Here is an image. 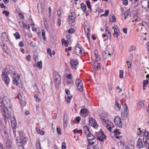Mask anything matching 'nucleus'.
<instances>
[{"label": "nucleus", "mask_w": 149, "mask_h": 149, "mask_svg": "<svg viewBox=\"0 0 149 149\" xmlns=\"http://www.w3.org/2000/svg\"><path fill=\"white\" fill-rule=\"evenodd\" d=\"M47 53L49 54L51 56H52L51 51L50 48H48L47 49Z\"/></svg>", "instance_id": "nucleus-42"}, {"label": "nucleus", "mask_w": 149, "mask_h": 149, "mask_svg": "<svg viewBox=\"0 0 149 149\" xmlns=\"http://www.w3.org/2000/svg\"><path fill=\"white\" fill-rule=\"evenodd\" d=\"M87 137L88 142L95 139V136L91 133V132H88V135L87 136Z\"/></svg>", "instance_id": "nucleus-14"}, {"label": "nucleus", "mask_w": 149, "mask_h": 149, "mask_svg": "<svg viewBox=\"0 0 149 149\" xmlns=\"http://www.w3.org/2000/svg\"><path fill=\"white\" fill-rule=\"evenodd\" d=\"M94 54L95 57V61H96L100 60V56L98 54L97 51V50H95L94 51Z\"/></svg>", "instance_id": "nucleus-21"}, {"label": "nucleus", "mask_w": 149, "mask_h": 149, "mask_svg": "<svg viewBox=\"0 0 149 149\" xmlns=\"http://www.w3.org/2000/svg\"><path fill=\"white\" fill-rule=\"evenodd\" d=\"M13 78V83L16 85H17L18 84L19 82L17 80V79H16V78L15 77H14Z\"/></svg>", "instance_id": "nucleus-31"}, {"label": "nucleus", "mask_w": 149, "mask_h": 149, "mask_svg": "<svg viewBox=\"0 0 149 149\" xmlns=\"http://www.w3.org/2000/svg\"><path fill=\"white\" fill-rule=\"evenodd\" d=\"M3 14H5V15L6 16H7L9 14V12L8 11H7L5 10H4L3 12Z\"/></svg>", "instance_id": "nucleus-44"}, {"label": "nucleus", "mask_w": 149, "mask_h": 149, "mask_svg": "<svg viewBox=\"0 0 149 149\" xmlns=\"http://www.w3.org/2000/svg\"><path fill=\"white\" fill-rule=\"evenodd\" d=\"M63 40L64 41L65 45L66 47H68V42L67 40H65L64 39L62 40V43H63Z\"/></svg>", "instance_id": "nucleus-43"}, {"label": "nucleus", "mask_w": 149, "mask_h": 149, "mask_svg": "<svg viewBox=\"0 0 149 149\" xmlns=\"http://www.w3.org/2000/svg\"><path fill=\"white\" fill-rule=\"evenodd\" d=\"M28 140L27 138L24 134H20L19 138L17 139L18 146H22L26 143Z\"/></svg>", "instance_id": "nucleus-3"}, {"label": "nucleus", "mask_w": 149, "mask_h": 149, "mask_svg": "<svg viewBox=\"0 0 149 149\" xmlns=\"http://www.w3.org/2000/svg\"><path fill=\"white\" fill-rule=\"evenodd\" d=\"M69 21L72 23L74 22L75 19V16L74 12H71L69 16Z\"/></svg>", "instance_id": "nucleus-10"}, {"label": "nucleus", "mask_w": 149, "mask_h": 149, "mask_svg": "<svg viewBox=\"0 0 149 149\" xmlns=\"http://www.w3.org/2000/svg\"><path fill=\"white\" fill-rule=\"evenodd\" d=\"M11 120L12 127L16 126L17 123L15 117L14 116H13Z\"/></svg>", "instance_id": "nucleus-16"}, {"label": "nucleus", "mask_w": 149, "mask_h": 149, "mask_svg": "<svg viewBox=\"0 0 149 149\" xmlns=\"http://www.w3.org/2000/svg\"><path fill=\"white\" fill-rule=\"evenodd\" d=\"M130 9H128L124 13L126 15V16L128 17L129 15L131 16L130 14Z\"/></svg>", "instance_id": "nucleus-40"}, {"label": "nucleus", "mask_w": 149, "mask_h": 149, "mask_svg": "<svg viewBox=\"0 0 149 149\" xmlns=\"http://www.w3.org/2000/svg\"><path fill=\"white\" fill-rule=\"evenodd\" d=\"M76 120L77 121L79 122L81 120V118L79 116L77 117L76 118Z\"/></svg>", "instance_id": "nucleus-60"}, {"label": "nucleus", "mask_w": 149, "mask_h": 149, "mask_svg": "<svg viewBox=\"0 0 149 149\" xmlns=\"http://www.w3.org/2000/svg\"><path fill=\"white\" fill-rule=\"evenodd\" d=\"M123 73L124 72L123 70H120L119 77L120 78H123Z\"/></svg>", "instance_id": "nucleus-33"}, {"label": "nucleus", "mask_w": 149, "mask_h": 149, "mask_svg": "<svg viewBox=\"0 0 149 149\" xmlns=\"http://www.w3.org/2000/svg\"><path fill=\"white\" fill-rule=\"evenodd\" d=\"M72 77V76L71 74H68L67 75L66 77L68 79H71Z\"/></svg>", "instance_id": "nucleus-53"}, {"label": "nucleus", "mask_w": 149, "mask_h": 149, "mask_svg": "<svg viewBox=\"0 0 149 149\" xmlns=\"http://www.w3.org/2000/svg\"><path fill=\"white\" fill-rule=\"evenodd\" d=\"M114 121L116 125L120 127H121L122 124L121 122V119L118 116H116L114 119Z\"/></svg>", "instance_id": "nucleus-8"}, {"label": "nucleus", "mask_w": 149, "mask_h": 149, "mask_svg": "<svg viewBox=\"0 0 149 149\" xmlns=\"http://www.w3.org/2000/svg\"><path fill=\"white\" fill-rule=\"evenodd\" d=\"M138 105L141 107L143 108L146 106L147 104L145 101L142 100L139 102Z\"/></svg>", "instance_id": "nucleus-18"}, {"label": "nucleus", "mask_w": 149, "mask_h": 149, "mask_svg": "<svg viewBox=\"0 0 149 149\" xmlns=\"http://www.w3.org/2000/svg\"><path fill=\"white\" fill-rule=\"evenodd\" d=\"M114 27H113L114 29V33H113L114 36L116 38H118V36L119 35V34L118 33V32L119 31V30L118 27L114 28Z\"/></svg>", "instance_id": "nucleus-15"}, {"label": "nucleus", "mask_w": 149, "mask_h": 149, "mask_svg": "<svg viewBox=\"0 0 149 149\" xmlns=\"http://www.w3.org/2000/svg\"><path fill=\"white\" fill-rule=\"evenodd\" d=\"M77 89L79 91L82 92L83 91V88L82 85H79L78 86H77Z\"/></svg>", "instance_id": "nucleus-28"}, {"label": "nucleus", "mask_w": 149, "mask_h": 149, "mask_svg": "<svg viewBox=\"0 0 149 149\" xmlns=\"http://www.w3.org/2000/svg\"><path fill=\"white\" fill-rule=\"evenodd\" d=\"M13 35L16 39H19L20 38V36L18 32H16L15 33H14Z\"/></svg>", "instance_id": "nucleus-29"}, {"label": "nucleus", "mask_w": 149, "mask_h": 149, "mask_svg": "<svg viewBox=\"0 0 149 149\" xmlns=\"http://www.w3.org/2000/svg\"><path fill=\"white\" fill-rule=\"evenodd\" d=\"M74 53L77 55L83 54L84 53V50L83 49L82 47L78 43L75 47Z\"/></svg>", "instance_id": "nucleus-4"}, {"label": "nucleus", "mask_w": 149, "mask_h": 149, "mask_svg": "<svg viewBox=\"0 0 149 149\" xmlns=\"http://www.w3.org/2000/svg\"><path fill=\"white\" fill-rule=\"evenodd\" d=\"M72 98V97L71 96H68L67 97V102L68 103H70V100L71 99V98Z\"/></svg>", "instance_id": "nucleus-51"}, {"label": "nucleus", "mask_w": 149, "mask_h": 149, "mask_svg": "<svg viewBox=\"0 0 149 149\" xmlns=\"http://www.w3.org/2000/svg\"><path fill=\"white\" fill-rule=\"evenodd\" d=\"M31 56L29 54L27 56L26 58V60H27L29 61H31Z\"/></svg>", "instance_id": "nucleus-56"}, {"label": "nucleus", "mask_w": 149, "mask_h": 149, "mask_svg": "<svg viewBox=\"0 0 149 149\" xmlns=\"http://www.w3.org/2000/svg\"><path fill=\"white\" fill-rule=\"evenodd\" d=\"M123 32L125 34H126L127 33V28H123Z\"/></svg>", "instance_id": "nucleus-58"}, {"label": "nucleus", "mask_w": 149, "mask_h": 149, "mask_svg": "<svg viewBox=\"0 0 149 149\" xmlns=\"http://www.w3.org/2000/svg\"><path fill=\"white\" fill-rule=\"evenodd\" d=\"M42 63L41 61L38 62L37 63H36L34 66H35L38 67L39 69H41L42 67Z\"/></svg>", "instance_id": "nucleus-20"}, {"label": "nucleus", "mask_w": 149, "mask_h": 149, "mask_svg": "<svg viewBox=\"0 0 149 149\" xmlns=\"http://www.w3.org/2000/svg\"><path fill=\"white\" fill-rule=\"evenodd\" d=\"M81 8L83 11L85 12L86 11V6L83 3L81 4Z\"/></svg>", "instance_id": "nucleus-27"}, {"label": "nucleus", "mask_w": 149, "mask_h": 149, "mask_svg": "<svg viewBox=\"0 0 149 149\" xmlns=\"http://www.w3.org/2000/svg\"><path fill=\"white\" fill-rule=\"evenodd\" d=\"M65 93L68 95H69L70 93L68 89H66L65 90Z\"/></svg>", "instance_id": "nucleus-59"}, {"label": "nucleus", "mask_w": 149, "mask_h": 149, "mask_svg": "<svg viewBox=\"0 0 149 149\" xmlns=\"http://www.w3.org/2000/svg\"><path fill=\"white\" fill-rule=\"evenodd\" d=\"M88 112V110L86 109H81L80 111V113L83 114L86 113Z\"/></svg>", "instance_id": "nucleus-32"}, {"label": "nucleus", "mask_w": 149, "mask_h": 149, "mask_svg": "<svg viewBox=\"0 0 149 149\" xmlns=\"http://www.w3.org/2000/svg\"><path fill=\"white\" fill-rule=\"evenodd\" d=\"M89 123L91 124V125L93 126L94 127L98 126V125L96 122L95 120L92 118H90L89 119Z\"/></svg>", "instance_id": "nucleus-13"}, {"label": "nucleus", "mask_w": 149, "mask_h": 149, "mask_svg": "<svg viewBox=\"0 0 149 149\" xmlns=\"http://www.w3.org/2000/svg\"><path fill=\"white\" fill-rule=\"evenodd\" d=\"M56 130H57V131L58 133L59 134H60V135L61 134V131L60 130V127L59 126H57Z\"/></svg>", "instance_id": "nucleus-37"}, {"label": "nucleus", "mask_w": 149, "mask_h": 149, "mask_svg": "<svg viewBox=\"0 0 149 149\" xmlns=\"http://www.w3.org/2000/svg\"><path fill=\"white\" fill-rule=\"evenodd\" d=\"M76 86L79 85H82L83 84L81 80L79 79H77L75 81Z\"/></svg>", "instance_id": "nucleus-23"}, {"label": "nucleus", "mask_w": 149, "mask_h": 149, "mask_svg": "<svg viewBox=\"0 0 149 149\" xmlns=\"http://www.w3.org/2000/svg\"><path fill=\"white\" fill-rule=\"evenodd\" d=\"M101 65L100 63H98L97 64V65L96 66V70H99L100 69V67Z\"/></svg>", "instance_id": "nucleus-45"}, {"label": "nucleus", "mask_w": 149, "mask_h": 149, "mask_svg": "<svg viewBox=\"0 0 149 149\" xmlns=\"http://www.w3.org/2000/svg\"><path fill=\"white\" fill-rule=\"evenodd\" d=\"M123 4L125 6H126L128 4L127 0H123Z\"/></svg>", "instance_id": "nucleus-48"}, {"label": "nucleus", "mask_w": 149, "mask_h": 149, "mask_svg": "<svg viewBox=\"0 0 149 149\" xmlns=\"http://www.w3.org/2000/svg\"><path fill=\"white\" fill-rule=\"evenodd\" d=\"M84 132H85V133H86V131H88L89 132H90L89 131V129L88 127H87V126H85L84 127Z\"/></svg>", "instance_id": "nucleus-39"}, {"label": "nucleus", "mask_w": 149, "mask_h": 149, "mask_svg": "<svg viewBox=\"0 0 149 149\" xmlns=\"http://www.w3.org/2000/svg\"><path fill=\"white\" fill-rule=\"evenodd\" d=\"M0 128L1 129V132L3 137L4 139H7L8 137V133L5 130L1 129V126H0Z\"/></svg>", "instance_id": "nucleus-12"}, {"label": "nucleus", "mask_w": 149, "mask_h": 149, "mask_svg": "<svg viewBox=\"0 0 149 149\" xmlns=\"http://www.w3.org/2000/svg\"><path fill=\"white\" fill-rule=\"evenodd\" d=\"M1 36L4 40L6 42H8L9 40L7 34L6 33L3 32L1 33Z\"/></svg>", "instance_id": "nucleus-19"}, {"label": "nucleus", "mask_w": 149, "mask_h": 149, "mask_svg": "<svg viewBox=\"0 0 149 149\" xmlns=\"http://www.w3.org/2000/svg\"><path fill=\"white\" fill-rule=\"evenodd\" d=\"M85 32L86 34H87L88 35H89L90 34V27H88L87 26H85L84 28Z\"/></svg>", "instance_id": "nucleus-24"}, {"label": "nucleus", "mask_w": 149, "mask_h": 149, "mask_svg": "<svg viewBox=\"0 0 149 149\" xmlns=\"http://www.w3.org/2000/svg\"><path fill=\"white\" fill-rule=\"evenodd\" d=\"M145 82L147 84H148L149 81L147 80H143V90H145L146 89V88L145 87V86L146 85Z\"/></svg>", "instance_id": "nucleus-30"}, {"label": "nucleus", "mask_w": 149, "mask_h": 149, "mask_svg": "<svg viewBox=\"0 0 149 149\" xmlns=\"http://www.w3.org/2000/svg\"><path fill=\"white\" fill-rule=\"evenodd\" d=\"M0 6H1V7L2 8H6V6H4V4L3 3H2V4L0 3Z\"/></svg>", "instance_id": "nucleus-63"}, {"label": "nucleus", "mask_w": 149, "mask_h": 149, "mask_svg": "<svg viewBox=\"0 0 149 149\" xmlns=\"http://www.w3.org/2000/svg\"><path fill=\"white\" fill-rule=\"evenodd\" d=\"M9 68L10 70L7 71V72H6L5 74L7 75L8 74H10L13 77H14L16 75L15 71L13 67H10L9 66H7V68Z\"/></svg>", "instance_id": "nucleus-7"}, {"label": "nucleus", "mask_w": 149, "mask_h": 149, "mask_svg": "<svg viewBox=\"0 0 149 149\" xmlns=\"http://www.w3.org/2000/svg\"><path fill=\"white\" fill-rule=\"evenodd\" d=\"M3 105H4L1 111L5 118L7 119L10 116L12 106L10 100L7 97L4 96L2 99L0 98V107H2Z\"/></svg>", "instance_id": "nucleus-1"}, {"label": "nucleus", "mask_w": 149, "mask_h": 149, "mask_svg": "<svg viewBox=\"0 0 149 149\" xmlns=\"http://www.w3.org/2000/svg\"><path fill=\"white\" fill-rule=\"evenodd\" d=\"M86 5H87V7L88 8H90V10H91V5L89 1H86Z\"/></svg>", "instance_id": "nucleus-41"}, {"label": "nucleus", "mask_w": 149, "mask_h": 149, "mask_svg": "<svg viewBox=\"0 0 149 149\" xmlns=\"http://www.w3.org/2000/svg\"><path fill=\"white\" fill-rule=\"evenodd\" d=\"M42 36H45V31L44 29H43L42 30Z\"/></svg>", "instance_id": "nucleus-62"}, {"label": "nucleus", "mask_w": 149, "mask_h": 149, "mask_svg": "<svg viewBox=\"0 0 149 149\" xmlns=\"http://www.w3.org/2000/svg\"><path fill=\"white\" fill-rule=\"evenodd\" d=\"M116 105L117 107L118 108H120L121 105L118 104V102L117 101L116 98Z\"/></svg>", "instance_id": "nucleus-49"}, {"label": "nucleus", "mask_w": 149, "mask_h": 149, "mask_svg": "<svg viewBox=\"0 0 149 149\" xmlns=\"http://www.w3.org/2000/svg\"><path fill=\"white\" fill-rule=\"evenodd\" d=\"M66 148V146L65 145V143L64 142H63L62 145V149H65Z\"/></svg>", "instance_id": "nucleus-46"}, {"label": "nucleus", "mask_w": 149, "mask_h": 149, "mask_svg": "<svg viewBox=\"0 0 149 149\" xmlns=\"http://www.w3.org/2000/svg\"><path fill=\"white\" fill-rule=\"evenodd\" d=\"M39 133L41 135H44L45 134L44 132L42 130H39Z\"/></svg>", "instance_id": "nucleus-64"}, {"label": "nucleus", "mask_w": 149, "mask_h": 149, "mask_svg": "<svg viewBox=\"0 0 149 149\" xmlns=\"http://www.w3.org/2000/svg\"><path fill=\"white\" fill-rule=\"evenodd\" d=\"M101 138L100 141L102 142L104 141V139H106L107 136L104 134L102 130H101Z\"/></svg>", "instance_id": "nucleus-22"}, {"label": "nucleus", "mask_w": 149, "mask_h": 149, "mask_svg": "<svg viewBox=\"0 0 149 149\" xmlns=\"http://www.w3.org/2000/svg\"><path fill=\"white\" fill-rule=\"evenodd\" d=\"M144 145L146 148H149V144L146 142V140L145 142Z\"/></svg>", "instance_id": "nucleus-55"}, {"label": "nucleus", "mask_w": 149, "mask_h": 149, "mask_svg": "<svg viewBox=\"0 0 149 149\" xmlns=\"http://www.w3.org/2000/svg\"><path fill=\"white\" fill-rule=\"evenodd\" d=\"M144 135L146 137V140L147 139L149 140V132H145Z\"/></svg>", "instance_id": "nucleus-34"}, {"label": "nucleus", "mask_w": 149, "mask_h": 149, "mask_svg": "<svg viewBox=\"0 0 149 149\" xmlns=\"http://www.w3.org/2000/svg\"><path fill=\"white\" fill-rule=\"evenodd\" d=\"M126 63H127L128 68H130L131 67V61H127Z\"/></svg>", "instance_id": "nucleus-36"}, {"label": "nucleus", "mask_w": 149, "mask_h": 149, "mask_svg": "<svg viewBox=\"0 0 149 149\" xmlns=\"http://www.w3.org/2000/svg\"><path fill=\"white\" fill-rule=\"evenodd\" d=\"M135 47L133 46L132 45L130 48L129 49V52H131L134 50L135 49Z\"/></svg>", "instance_id": "nucleus-52"}, {"label": "nucleus", "mask_w": 149, "mask_h": 149, "mask_svg": "<svg viewBox=\"0 0 149 149\" xmlns=\"http://www.w3.org/2000/svg\"><path fill=\"white\" fill-rule=\"evenodd\" d=\"M119 130L117 129H116L113 132L115 134V137L116 139H119L120 136L119 137L118 136H117V134H119L120 133L119 132Z\"/></svg>", "instance_id": "nucleus-25"}, {"label": "nucleus", "mask_w": 149, "mask_h": 149, "mask_svg": "<svg viewBox=\"0 0 149 149\" xmlns=\"http://www.w3.org/2000/svg\"><path fill=\"white\" fill-rule=\"evenodd\" d=\"M110 20L112 22H115L116 21V17L114 15H113L112 17V18L110 19Z\"/></svg>", "instance_id": "nucleus-35"}, {"label": "nucleus", "mask_w": 149, "mask_h": 149, "mask_svg": "<svg viewBox=\"0 0 149 149\" xmlns=\"http://www.w3.org/2000/svg\"><path fill=\"white\" fill-rule=\"evenodd\" d=\"M12 143L9 140H7L6 142V146L7 149H9L12 146Z\"/></svg>", "instance_id": "nucleus-26"}, {"label": "nucleus", "mask_w": 149, "mask_h": 149, "mask_svg": "<svg viewBox=\"0 0 149 149\" xmlns=\"http://www.w3.org/2000/svg\"><path fill=\"white\" fill-rule=\"evenodd\" d=\"M70 33H72L75 31L73 29H70L68 31Z\"/></svg>", "instance_id": "nucleus-47"}, {"label": "nucleus", "mask_w": 149, "mask_h": 149, "mask_svg": "<svg viewBox=\"0 0 149 149\" xmlns=\"http://www.w3.org/2000/svg\"><path fill=\"white\" fill-rule=\"evenodd\" d=\"M126 108L124 112L122 113V117L123 119H125L127 118L128 115V109L127 105L125 104Z\"/></svg>", "instance_id": "nucleus-9"}, {"label": "nucleus", "mask_w": 149, "mask_h": 149, "mask_svg": "<svg viewBox=\"0 0 149 149\" xmlns=\"http://www.w3.org/2000/svg\"><path fill=\"white\" fill-rule=\"evenodd\" d=\"M18 97L19 99V100H20L21 101H22L24 99V97L22 96L20 94H19L18 95Z\"/></svg>", "instance_id": "nucleus-38"}, {"label": "nucleus", "mask_w": 149, "mask_h": 149, "mask_svg": "<svg viewBox=\"0 0 149 149\" xmlns=\"http://www.w3.org/2000/svg\"><path fill=\"white\" fill-rule=\"evenodd\" d=\"M137 145L139 148H143V144L142 143V141L141 139L139 138L138 139L137 142Z\"/></svg>", "instance_id": "nucleus-17"}, {"label": "nucleus", "mask_w": 149, "mask_h": 149, "mask_svg": "<svg viewBox=\"0 0 149 149\" xmlns=\"http://www.w3.org/2000/svg\"><path fill=\"white\" fill-rule=\"evenodd\" d=\"M65 114L64 115L63 117L64 118L63 119V123H67L68 122V121L67 120V117L66 118V119H65Z\"/></svg>", "instance_id": "nucleus-54"}, {"label": "nucleus", "mask_w": 149, "mask_h": 149, "mask_svg": "<svg viewBox=\"0 0 149 149\" xmlns=\"http://www.w3.org/2000/svg\"><path fill=\"white\" fill-rule=\"evenodd\" d=\"M19 45L20 47H22L24 46V43L22 41H20L19 44Z\"/></svg>", "instance_id": "nucleus-57"}, {"label": "nucleus", "mask_w": 149, "mask_h": 149, "mask_svg": "<svg viewBox=\"0 0 149 149\" xmlns=\"http://www.w3.org/2000/svg\"><path fill=\"white\" fill-rule=\"evenodd\" d=\"M12 127V129L13 130V131L14 133L15 134V133L16 131V126Z\"/></svg>", "instance_id": "nucleus-61"}, {"label": "nucleus", "mask_w": 149, "mask_h": 149, "mask_svg": "<svg viewBox=\"0 0 149 149\" xmlns=\"http://www.w3.org/2000/svg\"><path fill=\"white\" fill-rule=\"evenodd\" d=\"M100 117L102 120L103 125L104 126H106V127L107 129L109 130L110 132L112 131L111 128L113 127V126H109V125H107L108 123L107 122L108 121V118L107 115L104 113H102L100 115ZM114 126V125H113Z\"/></svg>", "instance_id": "nucleus-2"}, {"label": "nucleus", "mask_w": 149, "mask_h": 149, "mask_svg": "<svg viewBox=\"0 0 149 149\" xmlns=\"http://www.w3.org/2000/svg\"><path fill=\"white\" fill-rule=\"evenodd\" d=\"M36 147L37 149H38L39 148V149H41V145L40 142H38V143H37L36 145Z\"/></svg>", "instance_id": "nucleus-50"}, {"label": "nucleus", "mask_w": 149, "mask_h": 149, "mask_svg": "<svg viewBox=\"0 0 149 149\" xmlns=\"http://www.w3.org/2000/svg\"><path fill=\"white\" fill-rule=\"evenodd\" d=\"M54 79L55 80V83L57 88H59V84L61 83V79L59 75L57 72L55 73V75H54Z\"/></svg>", "instance_id": "nucleus-5"}, {"label": "nucleus", "mask_w": 149, "mask_h": 149, "mask_svg": "<svg viewBox=\"0 0 149 149\" xmlns=\"http://www.w3.org/2000/svg\"><path fill=\"white\" fill-rule=\"evenodd\" d=\"M70 63L71 67L72 68H73L74 65V67L75 69H77V65L78 64V60L77 59H75L73 60L72 59H71L70 60Z\"/></svg>", "instance_id": "nucleus-11"}, {"label": "nucleus", "mask_w": 149, "mask_h": 149, "mask_svg": "<svg viewBox=\"0 0 149 149\" xmlns=\"http://www.w3.org/2000/svg\"><path fill=\"white\" fill-rule=\"evenodd\" d=\"M7 69V68H4V70L2 73V77L5 83L6 84H8L9 83L10 79L9 78V77L8 76V75L5 74L6 72Z\"/></svg>", "instance_id": "nucleus-6"}]
</instances>
